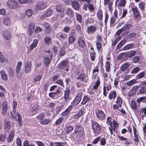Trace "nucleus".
Segmentation results:
<instances>
[{
  "mask_svg": "<svg viewBox=\"0 0 146 146\" xmlns=\"http://www.w3.org/2000/svg\"><path fill=\"white\" fill-rule=\"evenodd\" d=\"M74 131L73 134L76 135V138L82 137L84 134V129L83 127L79 125H75Z\"/></svg>",
  "mask_w": 146,
  "mask_h": 146,
  "instance_id": "obj_1",
  "label": "nucleus"
},
{
  "mask_svg": "<svg viewBox=\"0 0 146 146\" xmlns=\"http://www.w3.org/2000/svg\"><path fill=\"white\" fill-rule=\"evenodd\" d=\"M70 65L69 62L66 60L62 61L58 65V68L60 70H65L68 72L69 70Z\"/></svg>",
  "mask_w": 146,
  "mask_h": 146,
  "instance_id": "obj_2",
  "label": "nucleus"
},
{
  "mask_svg": "<svg viewBox=\"0 0 146 146\" xmlns=\"http://www.w3.org/2000/svg\"><path fill=\"white\" fill-rule=\"evenodd\" d=\"M92 129L95 134H99L101 132V126L97 122L92 121Z\"/></svg>",
  "mask_w": 146,
  "mask_h": 146,
  "instance_id": "obj_3",
  "label": "nucleus"
},
{
  "mask_svg": "<svg viewBox=\"0 0 146 146\" xmlns=\"http://www.w3.org/2000/svg\"><path fill=\"white\" fill-rule=\"evenodd\" d=\"M82 96V93L79 92L74 99L71 103L72 106H75L78 105L80 102Z\"/></svg>",
  "mask_w": 146,
  "mask_h": 146,
  "instance_id": "obj_4",
  "label": "nucleus"
},
{
  "mask_svg": "<svg viewBox=\"0 0 146 146\" xmlns=\"http://www.w3.org/2000/svg\"><path fill=\"white\" fill-rule=\"evenodd\" d=\"M17 106V102L15 100H14L13 102V114L12 112H11V114L10 116L13 118L14 120H17V116H18V113L17 112H16V110L15 109V108Z\"/></svg>",
  "mask_w": 146,
  "mask_h": 146,
  "instance_id": "obj_5",
  "label": "nucleus"
},
{
  "mask_svg": "<svg viewBox=\"0 0 146 146\" xmlns=\"http://www.w3.org/2000/svg\"><path fill=\"white\" fill-rule=\"evenodd\" d=\"M95 112L96 117L98 119L103 121L105 119V114L102 110H96Z\"/></svg>",
  "mask_w": 146,
  "mask_h": 146,
  "instance_id": "obj_6",
  "label": "nucleus"
},
{
  "mask_svg": "<svg viewBox=\"0 0 146 146\" xmlns=\"http://www.w3.org/2000/svg\"><path fill=\"white\" fill-rule=\"evenodd\" d=\"M136 54V52L135 50L131 51L127 53H122L120 54L118 57H123L125 56L126 58H131L135 56Z\"/></svg>",
  "mask_w": 146,
  "mask_h": 146,
  "instance_id": "obj_7",
  "label": "nucleus"
},
{
  "mask_svg": "<svg viewBox=\"0 0 146 146\" xmlns=\"http://www.w3.org/2000/svg\"><path fill=\"white\" fill-rule=\"evenodd\" d=\"M132 25L131 24H126L121 28L123 31L124 32L123 33V35H126L129 33V30L132 27Z\"/></svg>",
  "mask_w": 146,
  "mask_h": 146,
  "instance_id": "obj_8",
  "label": "nucleus"
},
{
  "mask_svg": "<svg viewBox=\"0 0 146 146\" xmlns=\"http://www.w3.org/2000/svg\"><path fill=\"white\" fill-rule=\"evenodd\" d=\"M47 4L45 2L41 1L38 2L35 6V8L36 9L40 10H42L46 7Z\"/></svg>",
  "mask_w": 146,
  "mask_h": 146,
  "instance_id": "obj_9",
  "label": "nucleus"
},
{
  "mask_svg": "<svg viewBox=\"0 0 146 146\" xmlns=\"http://www.w3.org/2000/svg\"><path fill=\"white\" fill-rule=\"evenodd\" d=\"M76 79L78 80V82H84L85 83H86L88 81V80L86 78L85 74L83 73L80 74L77 78Z\"/></svg>",
  "mask_w": 146,
  "mask_h": 146,
  "instance_id": "obj_10",
  "label": "nucleus"
},
{
  "mask_svg": "<svg viewBox=\"0 0 146 146\" xmlns=\"http://www.w3.org/2000/svg\"><path fill=\"white\" fill-rule=\"evenodd\" d=\"M17 2L13 0H9L7 2V5L11 9H16L17 7Z\"/></svg>",
  "mask_w": 146,
  "mask_h": 146,
  "instance_id": "obj_11",
  "label": "nucleus"
},
{
  "mask_svg": "<svg viewBox=\"0 0 146 146\" xmlns=\"http://www.w3.org/2000/svg\"><path fill=\"white\" fill-rule=\"evenodd\" d=\"M134 16L136 18H139L140 16V13L138 8L135 7L131 8Z\"/></svg>",
  "mask_w": 146,
  "mask_h": 146,
  "instance_id": "obj_12",
  "label": "nucleus"
},
{
  "mask_svg": "<svg viewBox=\"0 0 146 146\" xmlns=\"http://www.w3.org/2000/svg\"><path fill=\"white\" fill-rule=\"evenodd\" d=\"M31 61H27L25 64V72L28 73L30 72L31 69Z\"/></svg>",
  "mask_w": 146,
  "mask_h": 146,
  "instance_id": "obj_13",
  "label": "nucleus"
},
{
  "mask_svg": "<svg viewBox=\"0 0 146 146\" xmlns=\"http://www.w3.org/2000/svg\"><path fill=\"white\" fill-rule=\"evenodd\" d=\"M56 36L61 41L66 39L67 37V35L64 33H59L57 34Z\"/></svg>",
  "mask_w": 146,
  "mask_h": 146,
  "instance_id": "obj_14",
  "label": "nucleus"
},
{
  "mask_svg": "<svg viewBox=\"0 0 146 146\" xmlns=\"http://www.w3.org/2000/svg\"><path fill=\"white\" fill-rule=\"evenodd\" d=\"M139 89L137 86H134L133 87L129 90L128 94V96H132L134 95L136 93L137 91Z\"/></svg>",
  "mask_w": 146,
  "mask_h": 146,
  "instance_id": "obj_15",
  "label": "nucleus"
},
{
  "mask_svg": "<svg viewBox=\"0 0 146 146\" xmlns=\"http://www.w3.org/2000/svg\"><path fill=\"white\" fill-rule=\"evenodd\" d=\"M70 93V90L69 88H66V90L64 91V98L66 102H67L68 100L70 99L69 97Z\"/></svg>",
  "mask_w": 146,
  "mask_h": 146,
  "instance_id": "obj_16",
  "label": "nucleus"
},
{
  "mask_svg": "<svg viewBox=\"0 0 146 146\" xmlns=\"http://www.w3.org/2000/svg\"><path fill=\"white\" fill-rule=\"evenodd\" d=\"M84 113V109L81 108L78 113L73 115V117L74 119H78L80 117L82 116Z\"/></svg>",
  "mask_w": 146,
  "mask_h": 146,
  "instance_id": "obj_17",
  "label": "nucleus"
},
{
  "mask_svg": "<svg viewBox=\"0 0 146 146\" xmlns=\"http://www.w3.org/2000/svg\"><path fill=\"white\" fill-rule=\"evenodd\" d=\"M96 27L91 25L87 29V32L88 34H93L96 31Z\"/></svg>",
  "mask_w": 146,
  "mask_h": 146,
  "instance_id": "obj_18",
  "label": "nucleus"
},
{
  "mask_svg": "<svg viewBox=\"0 0 146 146\" xmlns=\"http://www.w3.org/2000/svg\"><path fill=\"white\" fill-rule=\"evenodd\" d=\"M7 102L6 101H4L2 105V113L5 115L7 113Z\"/></svg>",
  "mask_w": 146,
  "mask_h": 146,
  "instance_id": "obj_19",
  "label": "nucleus"
},
{
  "mask_svg": "<svg viewBox=\"0 0 146 146\" xmlns=\"http://www.w3.org/2000/svg\"><path fill=\"white\" fill-rule=\"evenodd\" d=\"M35 24L33 23H29L28 27L29 31L28 33L29 35H31L33 33L35 28Z\"/></svg>",
  "mask_w": 146,
  "mask_h": 146,
  "instance_id": "obj_20",
  "label": "nucleus"
},
{
  "mask_svg": "<svg viewBox=\"0 0 146 146\" xmlns=\"http://www.w3.org/2000/svg\"><path fill=\"white\" fill-rule=\"evenodd\" d=\"M44 26L45 28V32L49 34L51 32L52 29L51 26L49 24L46 22H45L44 24Z\"/></svg>",
  "mask_w": 146,
  "mask_h": 146,
  "instance_id": "obj_21",
  "label": "nucleus"
},
{
  "mask_svg": "<svg viewBox=\"0 0 146 146\" xmlns=\"http://www.w3.org/2000/svg\"><path fill=\"white\" fill-rule=\"evenodd\" d=\"M71 5L73 8L76 10H78L80 8L79 3L76 1H71Z\"/></svg>",
  "mask_w": 146,
  "mask_h": 146,
  "instance_id": "obj_22",
  "label": "nucleus"
},
{
  "mask_svg": "<svg viewBox=\"0 0 146 146\" xmlns=\"http://www.w3.org/2000/svg\"><path fill=\"white\" fill-rule=\"evenodd\" d=\"M73 108L72 106H69L65 111H63L61 114L62 116H65L68 115L70 112Z\"/></svg>",
  "mask_w": 146,
  "mask_h": 146,
  "instance_id": "obj_23",
  "label": "nucleus"
},
{
  "mask_svg": "<svg viewBox=\"0 0 146 146\" xmlns=\"http://www.w3.org/2000/svg\"><path fill=\"white\" fill-rule=\"evenodd\" d=\"M38 42V39H35L33 40V42L30 46L29 49L30 50H32L37 46Z\"/></svg>",
  "mask_w": 146,
  "mask_h": 146,
  "instance_id": "obj_24",
  "label": "nucleus"
},
{
  "mask_svg": "<svg viewBox=\"0 0 146 146\" xmlns=\"http://www.w3.org/2000/svg\"><path fill=\"white\" fill-rule=\"evenodd\" d=\"M10 121L7 119H5L4 121V128L5 130L8 131L9 130Z\"/></svg>",
  "mask_w": 146,
  "mask_h": 146,
  "instance_id": "obj_25",
  "label": "nucleus"
},
{
  "mask_svg": "<svg viewBox=\"0 0 146 146\" xmlns=\"http://www.w3.org/2000/svg\"><path fill=\"white\" fill-rule=\"evenodd\" d=\"M78 43L79 46L81 48H83L85 46V44L84 40L81 37H79L78 40Z\"/></svg>",
  "mask_w": 146,
  "mask_h": 146,
  "instance_id": "obj_26",
  "label": "nucleus"
},
{
  "mask_svg": "<svg viewBox=\"0 0 146 146\" xmlns=\"http://www.w3.org/2000/svg\"><path fill=\"white\" fill-rule=\"evenodd\" d=\"M4 38L7 40L11 38L10 33L8 31H5L3 33Z\"/></svg>",
  "mask_w": 146,
  "mask_h": 146,
  "instance_id": "obj_27",
  "label": "nucleus"
},
{
  "mask_svg": "<svg viewBox=\"0 0 146 146\" xmlns=\"http://www.w3.org/2000/svg\"><path fill=\"white\" fill-rule=\"evenodd\" d=\"M3 23L4 25L7 26L10 25L11 23V21L9 18H5L3 19Z\"/></svg>",
  "mask_w": 146,
  "mask_h": 146,
  "instance_id": "obj_28",
  "label": "nucleus"
},
{
  "mask_svg": "<svg viewBox=\"0 0 146 146\" xmlns=\"http://www.w3.org/2000/svg\"><path fill=\"white\" fill-rule=\"evenodd\" d=\"M0 74L1 75V78L3 80H6L8 79L7 75L5 71H1L0 72Z\"/></svg>",
  "mask_w": 146,
  "mask_h": 146,
  "instance_id": "obj_29",
  "label": "nucleus"
},
{
  "mask_svg": "<svg viewBox=\"0 0 146 146\" xmlns=\"http://www.w3.org/2000/svg\"><path fill=\"white\" fill-rule=\"evenodd\" d=\"M14 135V132L13 131H12L9 134L7 139L8 143L12 142L13 140Z\"/></svg>",
  "mask_w": 146,
  "mask_h": 146,
  "instance_id": "obj_30",
  "label": "nucleus"
},
{
  "mask_svg": "<svg viewBox=\"0 0 146 146\" xmlns=\"http://www.w3.org/2000/svg\"><path fill=\"white\" fill-rule=\"evenodd\" d=\"M116 93L115 91H111L108 96L110 100L115 99L116 97Z\"/></svg>",
  "mask_w": 146,
  "mask_h": 146,
  "instance_id": "obj_31",
  "label": "nucleus"
},
{
  "mask_svg": "<svg viewBox=\"0 0 146 146\" xmlns=\"http://www.w3.org/2000/svg\"><path fill=\"white\" fill-rule=\"evenodd\" d=\"M66 12L68 16L70 17L74 16V13L73 10L71 8H68L66 10Z\"/></svg>",
  "mask_w": 146,
  "mask_h": 146,
  "instance_id": "obj_32",
  "label": "nucleus"
},
{
  "mask_svg": "<svg viewBox=\"0 0 146 146\" xmlns=\"http://www.w3.org/2000/svg\"><path fill=\"white\" fill-rule=\"evenodd\" d=\"M39 106L37 105H36L31 108V112L34 113L33 115L36 114L38 110V107Z\"/></svg>",
  "mask_w": 146,
  "mask_h": 146,
  "instance_id": "obj_33",
  "label": "nucleus"
},
{
  "mask_svg": "<svg viewBox=\"0 0 146 146\" xmlns=\"http://www.w3.org/2000/svg\"><path fill=\"white\" fill-rule=\"evenodd\" d=\"M138 6L139 9L142 12L144 11L145 8V3L144 2L141 1L139 3Z\"/></svg>",
  "mask_w": 146,
  "mask_h": 146,
  "instance_id": "obj_34",
  "label": "nucleus"
},
{
  "mask_svg": "<svg viewBox=\"0 0 146 146\" xmlns=\"http://www.w3.org/2000/svg\"><path fill=\"white\" fill-rule=\"evenodd\" d=\"M90 99V98L88 97L87 96H84L82 102L81 104L82 105H84L86 104L87 102L89 101Z\"/></svg>",
  "mask_w": 146,
  "mask_h": 146,
  "instance_id": "obj_35",
  "label": "nucleus"
},
{
  "mask_svg": "<svg viewBox=\"0 0 146 146\" xmlns=\"http://www.w3.org/2000/svg\"><path fill=\"white\" fill-rule=\"evenodd\" d=\"M145 74V73L144 72H140L135 76V79L137 80L142 78L144 77Z\"/></svg>",
  "mask_w": 146,
  "mask_h": 146,
  "instance_id": "obj_36",
  "label": "nucleus"
},
{
  "mask_svg": "<svg viewBox=\"0 0 146 146\" xmlns=\"http://www.w3.org/2000/svg\"><path fill=\"white\" fill-rule=\"evenodd\" d=\"M126 40L124 39L121 40L117 46V48L118 49H120L123 46L125 43Z\"/></svg>",
  "mask_w": 146,
  "mask_h": 146,
  "instance_id": "obj_37",
  "label": "nucleus"
},
{
  "mask_svg": "<svg viewBox=\"0 0 146 146\" xmlns=\"http://www.w3.org/2000/svg\"><path fill=\"white\" fill-rule=\"evenodd\" d=\"M53 13V11L50 9H47L45 12V16L46 17H48L52 15Z\"/></svg>",
  "mask_w": 146,
  "mask_h": 146,
  "instance_id": "obj_38",
  "label": "nucleus"
},
{
  "mask_svg": "<svg viewBox=\"0 0 146 146\" xmlns=\"http://www.w3.org/2000/svg\"><path fill=\"white\" fill-rule=\"evenodd\" d=\"M56 9L57 11L60 12H63L65 10L63 7L61 5H57L56 6Z\"/></svg>",
  "mask_w": 146,
  "mask_h": 146,
  "instance_id": "obj_39",
  "label": "nucleus"
},
{
  "mask_svg": "<svg viewBox=\"0 0 146 146\" xmlns=\"http://www.w3.org/2000/svg\"><path fill=\"white\" fill-rule=\"evenodd\" d=\"M74 129V127L72 126L69 125L66 126L65 129V131L67 133L71 132Z\"/></svg>",
  "mask_w": 146,
  "mask_h": 146,
  "instance_id": "obj_40",
  "label": "nucleus"
},
{
  "mask_svg": "<svg viewBox=\"0 0 146 146\" xmlns=\"http://www.w3.org/2000/svg\"><path fill=\"white\" fill-rule=\"evenodd\" d=\"M51 120L50 119H44L40 121V124L43 125H47L51 121Z\"/></svg>",
  "mask_w": 146,
  "mask_h": 146,
  "instance_id": "obj_41",
  "label": "nucleus"
},
{
  "mask_svg": "<svg viewBox=\"0 0 146 146\" xmlns=\"http://www.w3.org/2000/svg\"><path fill=\"white\" fill-rule=\"evenodd\" d=\"M7 61V58L5 57L2 54V53L0 52V62L3 63Z\"/></svg>",
  "mask_w": 146,
  "mask_h": 146,
  "instance_id": "obj_42",
  "label": "nucleus"
},
{
  "mask_svg": "<svg viewBox=\"0 0 146 146\" xmlns=\"http://www.w3.org/2000/svg\"><path fill=\"white\" fill-rule=\"evenodd\" d=\"M76 20L80 23H81L82 22V17L81 15L78 13H76Z\"/></svg>",
  "mask_w": 146,
  "mask_h": 146,
  "instance_id": "obj_43",
  "label": "nucleus"
},
{
  "mask_svg": "<svg viewBox=\"0 0 146 146\" xmlns=\"http://www.w3.org/2000/svg\"><path fill=\"white\" fill-rule=\"evenodd\" d=\"M136 82V79H133L127 82L126 84L128 86H131L135 84Z\"/></svg>",
  "mask_w": 146,
  "mask_h": 146,
  "instance_id": "obj_44",
  "label": "nucleus"
},
{
  "mask_svg": "<svg viewBox=\"0 0 146 146\" xmlns=\"http://www.w3.org/2000/svg\"><path fill=\"white\" fill-rule=\"evenodd\" d=\"M34 11L31 9H28L25 11L26 15L28 17H31L34 13Z\"/></svg>",
  "mask_w": 146,
  "mask_h": 146,
  "instance_id": "obj_45",
  "label": "nucleus"
},
{
  "mask_svg": "<svg viewBox=\"0 0 146 146\" xmlns=\"http://www.w3.org/2000/svg\"><path fill=\"white\" fill-rule=\"evenodd\" d=\"M129 64L128 63H126L123 64L121 67V69L123 71H124L128 68Z\"/></svg>",
  "mask_w": 146,
  "mask_h": 146,
  "instance_id": "obj_46",
  "label": "nucleus"
},
{
  "mask_svg": "<svg viewBox=\"0 0 146 146\" xmlns=\"http://www.w3.org/2000/svg\"><path fill=\"white\" fill-rule=\"evenodd\" d=\"M131 107L133 110H136L137 107V103L135 101L132 100L131 101Z\"/></svg>",
  "mask_w": 146,
  "mask_h": 146,
  "instance_id": "obj_47",
  "label": "nucleus"
},
{
  "mask_svg": "<svg viewBox=\"0 0 146 146\" xmlns=\"http://www.w3.org/2000/svg\"><path fill=\"white\" fill-rule=\"evenodd\" d=\"M110 62L107 61L105 65V68L107 72H109L110 70Z\"/></svg>",
  "mask_w": 146,
  "mask_h": 146,
  "instance_id": "obj_48",
  "label": "nucleus"
},
{
  "mask_svg": "<svg viewBox=\"0 0 146 146\" xmlns=\"http://www.w3.org/2000/svg\"><path fill=\"white\" fill-rule=\"evenodd\" d=\"M140 68L138 66L136 67L133 68L131 71L132 74H135L138 72L140 70Z\"/></svg>",
  "mask_w": 146,
  "mask_h": 146,
  "instance_id": "obj_49",
  "label": "nucleus"
},
{
  "mask_svg": "<svg viewBox=\"0 0 146 146\" xmlns=\"http://www.w3.org/2000/svg\"><path fill=\"white\" fill-rule=\"evenodd\" d=\"M87 7L88 8L89 11L91 12L93 11L95 9V8L94 7L93 5L90 3H88L87 5Z\"/></svg>",
  "mask_w": 146,
  "mask_h": 146,
  "instance_id": "obj_50",
  "label": "nucleus"
},
{
  "mask_svg": "<svg viewBox=\"0 0 146 146\" xmlns=\"http://www.w3.org/2000/svg\"><path fill=\"white\" fill-rule=\"evenodd\" d=\"M51 38L50 37L46 36L44 38V42L46 44H49L51 42Z\"/></svg>",
  "mask_w": 146,
  "mask_h": 146,
  "instance_id": "obj_51",
  "label": "nucleus"
},
{
  "mask_svg": "<svg viewBox=\"0 0 146 146\" xmlns=\"http://www.w3.org/2000/svg\"><path fill=\"white\" fill-rule=\"evenodd\" d=\"M90 58L92 61L94 60L96 57V54L94 51H92L90 52Z\"/></svg>",
  "mask_w": 146,
  "mask_h": 146,
  "instance_id": "obj_52",
  "label": "nucleus"
},
{
  "mask_svg": "<svg viewBox=\"0 0 146 146\" xmlns=\"http://www.w3.org/2000/svg\"><path fill=\"white\" fill-rule=\"evenodd\" d=\"M140 59V57L139 56H135L133 58L132 60L133 62L137 63L139 61Z\"/></svg>",
  "mask_w": 146,
  "mask_h": 146,
  "instance_id": "obj_53",
  "label": "nucleus"
},
{
  "mask_svg": "<svg viewBox=\"0 0 146 146\" xmlns=\"http://www.w3.org/2000/svg\"><path fill=\"white\" fill-rule=\"evenodd\" d=\"M97 16L99 20H102V12L101 10H99L97 12Z\"/></svg>",
  "mask_w": 146,
  "mask_h": 146,
  "instance_id": "obj_54",
  "label": "nucleus"
},
{
  "mask_svg": "<svg viewBox=\"0 0 146 146\" xmlns=\"http://www.w3.org/2000/svg\"><path fill=\"white\" fill-rule=\"evenodd\" d=\"M122 99L120 97H118L116 102V104L121 107L122 104Z\"/></svg>",
  "mask_w": 146,
  "mask_h": 146,
  "instance_id": "obj_55",
  "label": "nucleus"
},
{
  "mask_svg": "<svg viewBox=\"0 0 146 146\" xmlns=\"http://www.w3.org/2000/svg\"><path fill=\"white\" fill-rule=\"evenodd\" d=\"M45 116V114L43 113H40L36 117V118L38 120L42 121Z\"/></svg>",
  "mask_w": 146,
  "mask_h": 146,
  "instance_id": "obj_56",
  "label": "nucleus"
},
{
  "mask_svg": "<svg viewBox=\"0 0 146 146\" xmlns=\"http://www.w3.org/2000/svg\"><path fill=\"white\" fill-rule=\"evenodd\" d=\"M134 46L133 43L129 44L126 45L124 47V50H127L132 48Z\"/></svg>",
  "mask_w": 146,
  "mask_h": 146,
  "instance_id": "obj_57",
  "label": "nucleus"
},
{
  "mask_svg": "<svg viewBox=\"0 0 146 146\" xmlns=\"http://www.w3.org/2000/svg\"><path fill=\"white\" fill-rule=\"evenodd\" d=\"M50 60L48 57H46L44 58V65L47 66L50 63Z\"/></svg>",
  "mask_w": 146,
  "mask_h": 146,
  "instance_id": "obj_58",
  "label": "nucleus"
},
{
  "mask_svg": "<svg viewBox=\"0 0 146 146\" xmlns=\"http://www.w3.org/2000/svg\"><path fill=\"white\" fill-rule=\"evenodd\" d=\"M75 40V38L74 36H70L68 39V43H72Z\"/></svg>",
  "mask_w": 146,
  "mask_h": 146,
  "instance_id": "obj_59",
  "label": "nucleus"
},
{
  "mask_svg": "<svg viewBox=\"0 0 146 146\" xmlns=\"http://www.w3.org/2000/svg\"><path fill=\"white\" fill-rule=\"evenodd\" d=\"M66 143V142H55L54 144L55 146H64Z\"/></svg>",
  "mask_w": 146,
  "mask_h": 146,
  "instance_id": "obj_60",
  "label": "nucleus"
},
{
  "mask_svg": "<svg viewBox=\"0 0 146 146\" xmlns=\"http://www.w3.org/2000/svg\"><path fill=\"white\" fill-rule=\"evenodd\" d=\"M121 36H119L117 37H116L114 41L112 43V45L113 46H115L117 42H118V41L121 40Z\"/></svg>",
  "mask_w": 146,
  "mask_h": 146,
  "instance_id": "obj_61",
  "label": "nucleus"
},
{
  "mask_svg": "<svg viewBox=\"0 0 146 146\" xmlns=\"http://www.w3.org/2000/svg\"><path fill=\"white\" fill-rule=\"evenodd\" d=\"M96 45L97 50L98 51H100L101 49L102 48V44L100 42H97L96 43Z\"/></svg>",
  "mask_w": 146,
  "mask_h": 146,
  "instance_id": "obj_62",
  "label": "nucleus"
},
{
  "mask_svg": "<svg viewBox=\"0 0 146 146\" xmlns=\"http://www.w3.org/2000/svg\"><path fill=\"white\" fill-rule=\"evenodd\" d=\"M100 81L99 79L96 83L95 85L93 86V88L95 90H96L98 89V87L100 86Z\"/></svg>",
  "mask_w": 146,
  "mask_h": 146,
  "instance_id": "obj_63",
  "label": "nucleus"
},
{
  "mask_svg": "<svg viewBox=\"0 0 146 146\" xmlns=\"http://www.w3.org/2000/svg\"><path fill=\"white\" fill-rule=\"evenodd\" d=\"M63 120V119L62 117H59L55 122V124L56 125L60 124Z\"/></svg>",
  "mask_w": 146,
  "mask_h": 146,
  "instance_id": "obj_64",
  "label": "nucleus"
}]
</instances>
